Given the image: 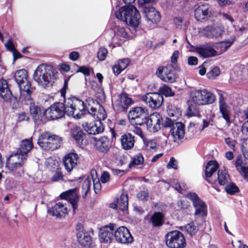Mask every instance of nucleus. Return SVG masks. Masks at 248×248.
Listing matches in <instances>:
<instances>
[{"label":"nucleus","mask_w":248,"mask_h":248,"mask_svg":"<svg viewBox=\"0 0 248 248\" xmlns=\"http://www.w3.org/2000/svg\"><path fill=\"white\" fill-rule=\"evenodd\" d=\"M88 112L96 121L91 123H83L82 126L84 130L91 135H96L103 132L104 130V125L101 121L105 120L107 117L104 108L99 105L97 110L95 108L91 107L88 108Z\"/></svg>","instance_id":"obj_1"},{"label":"nucleus","mask_w":248,"mask_h":248,"mask_svg":"<svg viewBox=\"0 0 248 248\" xmlns=\"http://www.w3.org/2000/svg\"><path fill=\"white\" fill-rule=\"evenodd\" d=\"M116 17L126 24L130 25L135 31L140 21L139 11L133 5H126L119 9L115 13Z\"/></svg>","instance_id":"obj_2"},{"label":"nucleus","mask_w":248,"mask_h":248,"mask_svg":"<svg viewBox=\"0 0 248 248\" xmlns=\"http://www.w3.org/2000/svg\"><path fill=\"white\" fill-rule=\"evenodd\" d=\"M58 72L55 68L49 65H39L33 74V79L38 84L44 87L54 80Z\"/></svg>","instance_id":"obj_3"},{"label":"nucleus","mask_w":248,"mask_h":248,"mask_svg":"<svg viewBox=\"0 0 248 248\" xmlns=\"http://www.w3.org/2000/svg\"><path fill=\"white\" fill-rule=\"evenodd\" d=\"M63 105L65 114L76 119L81 118L86 112L83 101L76 97L65 99Z\"/></svg>","instance_id":"obj_4"},{"label":"nucleus","mask_w":248,"mask_h":248,"mask_svg":"<svg viewBox=\"0 0 248 248\" xmlns=\"http://www.w3.org/2000/svg\"><path fill=\"white\" fill-rule=\"evenodd\" d=\"M15 78L19 88L21 98L29 100L34 88L31 86L28 79L27 71L24 69L17 70L15 74Z\"/></svg>","instance_id":"obj_5"},{"label":"nucleus","mask_w":248,"mask_h":248,"mask_svg":"<svg viewBox=\"0 0 248 248\" xmlns=\"http://www.w3.org/2000/svg\"><path fill=\"white\" fill-rule=\"evenodd\" d=\"M190 101L196 105L211 104L216 100V96L207 89L195 90L191 92Z\"/></svg>","instance_id":"obj_6"},{"label":"nucleus","mask_w":248,"mask_h":248,"mask_svg":"<svg viewBox=\"0 0 248 248\" xmlns=\"http://www.w3.org/2000/svg\"><path fill=\"white\" fill-rule=\"evenodd\" d=\"M62 143V139L57 135H49L47 133H43L38 140V144L46 150H54L59 148Z\"/></svg>","instance_id":"obj_7"},{"label":"nucleus","mask_w":248,"mask_h":248,"mask_svg":"<svg viewBox=\"0 0 248 248\" xmlns=\"http://www.w3.org/2000/svg\"><path fill=\"white\" fill-rule=\"evenodd\" d=\"M166 245L170 248H184L186 246L183 234L178 231L169 232L165 236Z\"/></svg>","instance_id":"obj_8"},{"label":"nucleus","mask_w":248,"mask_h":248,"mask_svg":"<svg viewBox=\"0 0 248 248\" xmlns=\"http://www.w3.org/2000/svg\"><path fill=\"white\" fill-rule=\"evenodd\" d=\"M148 117V110L141 107L133 108L128 114L130 122L133 125H141L144 124Z\"/></svg>","instance_id":"obj_9"},{"label":"nucleus","mask_w":248,"mask_h":248,"mask_svg":"<svg viewBox=\"0 0 248 248\" xmlns=\"http://www.w3.org/2000/svg\"><path fill=\"white\" fill-rule=\"evenodd\" d=\"M186 197L192 202L195 210L194 213L195 216L200 218H203L207 216V206L196 193H189L186 195Z\"/></svg>","instance_id":"obj_10"},{"label":"nucleus","mask_w":248,"mask_h":248,"mask_svg":"<svg viewBox=\"0 0 248 248\" xmlns=\"http://www.w3.org/2000/svg\"><path fill=\"white\" fill-rule=\"evenodd\" d=\"M33 147L32 139L22 140L19 145L17 151L11 155V160L16 161L17 159H27L28 154Z\"/></svg>","instance_id":"obj_11"},{"label":"nucleus","mask_w":248,"mask_h":248,"mask_svg":"<svg viewBox=\"0 0 248 248\" xmlns=\"http://www.w3.org/2000/svg\"><path fill=\"white\" fill-rule=\"evenodd\" d=\"M65 113L63 103L57 102L47 108L44 114L47 119L56 120L62 118Z\"/></svg>","instance_id":"obj_12"},{"label":"nucleus","mask_w":248,"mask_h":248,"mask_svg":"<svg viewBox=\"0 0 248 248\" xmlns=\"http://www.w3.org/2000/svg\"><path fill=\"white\" fill-rule=\"evenodd\" d=\"M142 100L151 108H159L163 104V97L157 93H149L141 97Z\"/></svg>","instance_id":"obj_13"},{"label":"nucleus","mask_w":248,"mask_h":248,"mask_svg":"<svg viewBox=\"0 0 248 248\" xmlns=\"http://www.w3.org/2000/svg\"><path fill=\"white\" fill-rule=\"evenodd\" d=\"M224 32V28L220 26H206L201 31V34L211 39H216L221 37Z\"/></svg>","instance_id":"obj_14"},{"label":"nucleus","mask_w":248,"mask_h":248,"mask_svg":"<svg viewBox=\"0 0 248 248\" xmlns=\"http://www.w3.org/2000/svg\"><path fill=\"white\" fill-rule=\"evenodd\" d=\"M162 121L161 115L157 112H154L148 116L145 124L150 132H155L160 129Z\"/></svg>","instance_id":"obj_15"},{"label":"nucleus","mask_w":248,"mask_h":248,"mask_svg":"<svg viewBox=\"0 0 248 248\" xmlns=\"http://www.w3.org/2000/svg\"><path fill=\"white\" fill-rule=\"evenodd\" d=\"M116 240L121 243L129 244L133 241V238L127 228L124 226L119 227L114 232Z\"/></svg>","instance_id":"obj_16"},{"label":"nucleus","mask_w":248,"mask_h":248,"mask_svg":"<svg viewBox=\"0 0 248 248\" xmlns=\"http://www.w3.org/2000/svg\"><path fill=\"white\" fill-rule=\"evenodd\" d=\"M60 197L62 199L66 200L70 203L74 212L78 208L79 196L78 194L77 188L69 189L62 192L60 195Z\"/></svg>","instance_id":"obj_17"},{"label":"nucleus","mask_w":248,"mask_h":248,"mask_svg":"<svg viewBox=\"0 0 248 248\" xmlns=\"http://www.w3.org/2000/svg\"><path fill=\"white\" fill-rule=\"evenodd\" d=\"M116 226L114 224L110 223L99 229V237L101 242L110 243L114 236V230Z\"/></svg>","instance_id":"obj_18"},{"label":"nucleus","mask_w":248,"mask_h":248,"mask_svg":"<svg viewBox=\"0 0 248 248\" xmlns=\"http://www.w3.org/2000/svg\"><path fill=\"white\" fill-rule=\"evenodd\" d=\"M166 129L170 131V136L174 142H178L184 137L185 125L182 123H176L171 127L168 125Z\"/></svg>","instance_id":"obj_19"},{"label":"nucleus","mask_w":248,"mask_h":248,"mask_svg":"<svg viewBox=\"0 0 248 248\" xmlns=\"http://www.w3.org/2000/svg\"><path fill=\"white\" fill-rule=\"evenodd\" d=\"M218 98V107L219 112L221 114L223 119L227 122H230L231 108L226 103L222 92L217 90Z\"/></svg>","instance_id":"obj_20"},{"label":"nucleus","mask_w":248,"mask_h":248,"mask_svg":"<svg viewBox=\"0 0 248 248\" xmlns=\"http://www.w3.org/2000/svg\"><path fill=\"white\" fill-rule=\"evenodd\" d=\"M132 104V99L127 94H120L118 98L113 103V107L117 111H124Z\"/></svg>","instance_id":"obj_21"},{"label":"nucleus","mask_w":248,"mask_h":248,"mask_svg":"<svg viewBox=\"0 0 248 248\" xmlns=\"http://www.w3.org/2000/svg\"><path fill=\"white\" fill-rule=\"evenodd\" d=\"M156 74L162 80L166 82L173 83L175 81L174 71L167 67L158 68Z\"/></svg>","instance_id":"obj_22"},{"label":"nucleus","mask_w":248,"mask_h":248,"mask_svg":"<svg viewBox=\"0 0 248 248\" xmlns=\"http://www.w3.org/2000/svg\"><path fill=\"white\" fill-rule=\"evenodd\" d=\"M195 49L199 55L203 58L212 57L218 55V52L208 43L197 46Z\"/></svg>","instance_id":"obj_23"},{"label":"nucleus","mask_w":248,"mask_h":248,"mask_svg":"<svg viewBox=\"0 0 248 248\" xmlns=\"http://www.w3.org/2000/svg\"><path fill=\"white\" fill-rule=\"evenodd\" d=\"M10 159L11 156L6 165L8 169L13 172L15 176L17 177L21 176L24 172L23 165L26 159H22L20 158L13 161Z\"/></svg>","instance_id":"obj_24"},{"label":"nucleus","mask_w":248,"mask_h":248,"mask_svg":"<svg viewBox=\"0 0 248 248\" xmlns=\"http://www.w3.org/2000/svg\"><path fill=\"white\" fill-rule=\"evenodd\" d=\"M78 156L74 152H70L66 154L63 158V162L65 170L69 172H71L77 165Z\"/></svg>","instance_id":"obj_25"},{"label":"nucleus","mask_w":248,"mask_h":248,"mask_svg":"<svg viewBox=\"0 0 248 248\" xmlns=\"http://www.w3.org/2000/svg\"><path fill=\"white\" fill-rule=\"evenodd\" d=\"M48 213L57 217H65L68 213V208L66 203L59 202L56 203L51 209L48 210Z\"/></svg>","instance_id":"obj_26"},{"label":"nucleus","mask_w":248,"mask_h":248,"mask_svg":"<svg viewBox=\"0 0 248 248\" xmlns=\"http://www.w3.org/2000/svg\"><path fill=\"white\" fill-rule=\"evenodd\" d=\"M93 234L92 231L87 232L85 230L78 231L77 233L78 242L84 247H88L91 244L92 238L91 234Z\"/></svg>","instance_id":"obj_27"},{"label":"nucleus","mask_w":248,"mask_h":248,"mask_svg":"<svg viewBox=\"0 0 248 248\" xmlns=\"http://www.w3.org/2000/svg\"><path fill=\"white\" fill-rule=\"evenodd\" d=\"M144 12L147 20L153 23H156L160 20V15L155 8L152 6H145Z\"/></svg>","instance_id":"obj_28"},{"label":"nucleus","mask_w":248,"mask_h":248,"mask_svg":"<svg viewBox=\"0 0 248 248\" xmlns=\"http://www.w3.org/2000/svg\"><path fill=\"white\" fill-rule=\"evenodd\" d=\"M122 148L125 150L132 149L135 143V138L130 133H125L121 136L120 139Z\"/></svg>","instance_id":"obj_29"},{"label":"nucleus","mask_w":248,"mask_h":248,"mask_svg":"<svg viewBox=\"0 0 248 248\" xmlns=\"http://www.w3.org/2000/svg\"><path fill=\"white\" fill-rule=\"evenodd\" d=\"M94 140L95 147L98 151L105 153L108 150L110 143L109 139L107 137H102L98 139L94 138Z\"/></svg>","instance_id":"obj_30"},{"label":"nucleus","mask_w":248,"mask_h":248,"mask_svg":"<svg viewBox=\"0 0 248 248\" xmlns=\"http://www.w3.org/2000/svg\"><path fill=\"white\" fill-rule=\"evenodd\" d=\"M235 40V36H232L226 40L217 43L216 45V48L218 51V55L228 50V49L232 46Z\"/></svg>","instance_id":"obj_31"},{"label":"nucleus","mask_w":248,"mask_h":248,"mask_svg":"<svg viewBox=\"0 0 248 248\" xmlns=\"http://www.w3.org/2000/svg\"><path fill=\"white\" fill-rule=\"evenodd\" d=\"M0 96L6 101L9 100L12 96L7 82L3 79H0Z\"/></svg>","instance_id":"obj_32"},{"label":"nucleus","mask_w":248,"mask_h":248,"mask_svg":"<svg viewBox=\"0 0 248 248\" xmlns=\"http://www.w3.org/2000/svg\"><path fill=\"white\" fill-rule=\"evenodd\" d=\"M0 96L6 101L9 100L12 96L7 82L3 79H0Z\"/></svg>","instance_id":"obj_33"},{"label":"nucleus","mask_w":248,"mask_h":248,"mask_svg":"<svg viewBox=\"0 0 248 248\" xmlns=\"http://www.w3.org/2000/svg\"><path fill=\"white\" fill-rule=\"evenodd\" d=\"M209 6L204 4L199 6L195 10V16L198 21L202 20L207 16L209 12Z\"/></svg>","instance_id":"obj_34"},{"label":"nucleus","mask_w":248,"mask_h":248,"mask_svg":"<svg viewBox=\"0 0 248 248\" xmlns=\"http://www.w3.org/2000/svg\"><path fill=\"white\" fill-rule=\"evenodd\" d=\"M130 38L127 32L123 27H118L117 30L115 31L114 36L112 38V40L115 42L116 40H118V45H120L125 39ZM117 43V42H116Z\"/></svg>","instance_id":"obj_35"},{"label":"nucleus","mask_w":248,"mask_h":248,"mask_svg":"<svg viewBox=\"0 0 248 248\" xmlns=\"http://www.w3.org/2000/svg\"><path fill=\"white\" fill-rule=\"evenodd\" d=\"M71 135L78 144H82L83 140V132L80 127L78 126H73L71 130Z\"/></svg>","instance_id":"obj_36"},{"label":"nucleus","mask_w":248,"mask_h":248,"mask_svg":"<svg viewBox=\"0 0 248 248\" xmlns=\"http://www.w3.org/2000/svg\"><path fill=\"white\" fill-rule=\"evenodd\" d=\"M218 168L217 163L215 161H209L205 167V173L207 177H211Z\"/></svg>","instance_id":"obj_37"},{"label":"nucleus","mask_w":248,"mask_h":248,"mask_svg":"<svg viewBox=\"0 0 248 248\" xmlns=\"http://www.w3.org/2000/svg\"><path fill=\"white\" fill-rule=\"evenodd\" d=\"M93 176H88L83 182L82 187V196L85 198L91 189L92 185Z\"/></svg>","instance_id":"obj_38"},{"label":"nucleus","mask_w":248,"mask_h":248,"mask_svg":"<svg viewBox=\"0 0 248 248\" xmlns=\"http://www.w3.org/2000/svg\"><path fill=\"white\" fill-rule=\"evenodd\" d=\"M144 161V159L143 155L140 153H138L131 158V160L129 164V167L132 168L136 166L142 165Z\"/></svg>","instance_id":"obj_39"},{"label":"nucleus","mask_w":248,"mask_h":248,"mask_svg":"<svg viewBox=\"0 0 248 248\" xmlns=\"http://www.w3.org/2000/svg\"><path fill=\"white\" fill-rule=\"evenodd\" d=\"M230 177L225 169H219L217 172V179L219 185H224L229 180Z\"/></svg>","instance_id":"obj_40"},{"label":"nucleus","mask_w":248,"mask_h":248,"mask_svg":"<svg viewBox=\"0 0 248 248\" xmlns=\"http://www.w3.org/2000/svg\"><path fill=\"white\" fill-rule=\"evenodd\" d=\"M128 201L127 195L125 193H122L118 202V206L120 210L123 211L127 210L128 204Z\"/></svg>","instance_id":"obj_41"},{"label":"nucleus","mask_w":248,"mask_h":248,"mask_svg":"<svg viewBox=\"0 0 248 248\" xmlns=\"http://www.w3.org/2000/svg\"><path fill=\"white\" fill-rule=\"evenodd\" d=\"M163 215L160 212L155 213L151 217V221L154 226H159L162 224Z\"/></svg>","instance_id":"obj_42"},{"label":"nucleus","mask_w":248,"mask_h":248,"mask_svg":"<svg viewBox=\"0 0 248 248\" xmlns=\"http://www.w3.org/2000/svg\"><path fill=\"white\" fill-rule=\"evenodd\" d=\"M31 102L30 103V109L31 114L34 119L38 118V115L41 113V108L36 105L34 102H32L31 98L29 100Z\"/></svg>","instance_id":"obj_43"},{"label":"nucleus","mask_w":248,"mask_h":248,"mask_svg":"<svg viewBox=\"0 0 248 248\" xmlns=\"http://www.w3.org/2000/svg\"><path fill=\"white\" fill-rule=\"evenodd\" d=\"M174 22L177 28L185 30L189 24V22L180 17H176L174 18Z\"/></svg>","instance_id":"obj_44"},{"label":"nucleus","mask_w":248,"mask_h":248,"mask_svg":"<svg viewBox=\"0 0 248 248\" xmlns=\"http://www.w3.org/2000/svg\"><path fill=\"white\" fill-rule=\"evenodd\" d=\"M185 230L187 233L191 236L195 235L198 231L197 227L193 222L186 225L185 227Z\"/></svg>","instance_id":"obj_45"},{"label":"nucleus","mask_w":248,"mask_h":248,"mask_svg":"<svg viewBox=\"0 0 248 248\" xmlns=\"http://www.w3.org/2000/svg\"><path fill=\"white\" fill-rule=\"evenodd\" d=\"M159 91L162 94L166 96H172L174 94L171 88L166 85L161 87Z\"/></svg>","instance_id":"obj_46"},{"label":"nucleus","mask_w":248,"mask_h":248,"mask_svg":"<svg viewBox=\"0 0 248 248\" xmlns=\"http://www.w3.org/2000/svg\"><path fill=\"white\" fill-rule=\"evenodd\" d=\"M235 166L238 171L246 167L245 160L241 155L237 156L235 160Z\"/></svg>","instance_id":"obj_47"},{"label":"nucleus","mask_w":248,"mask_h":248,"mask_svg":"<svg viewBox=\"0 0 248 248\" xmlns=\"http://www.w3.org/2000/svg\"><path fill=\"white\" fill-rule=\"evenodd\" d=\"M225 190L227 193L233 195L239 191V188L234 184L230 183L226 186Z\"/></svg>","instance_id":"obj_48"},{"label":"nucleus","mask_w":248,"mask_h":248,"mask_svg":"<svg viewBox=\"0 0 248 248\" xmlns=\"http://www.w3.org/2000/svg\"><path fill=\"white\" fill-rule=\"evenodd\" d=\"M220 69L218 67H214L207 74V77L210 79H214L220 74Z\"/></svg>","instance_id":"obj_49"},{"label":"nucleus","mask_w":248,"mask_h":248,"mask_svg":"<svg viewBox=\"0 0 248 248\" xmlns=\"http://www.w3.org/2000/svg\"><path fill=\"white\" fill-rule=\"evenodd\" d=\"M241 150L245 158L248 160V138L243 140L241 145Z\"/></svg>","instance_id":"obj_50"},{"label":"nucleus","mask_w":248,"mask_h":248,"mask_svg":"<svg viewBox=\"0 0 248 248\" xmlns=\"http://www.w3.org/2000/svg\"><path fill=\"white\" fill-rule=\"evenodd\" d=\"M93 186L94 191L95 193H98L101 190V184L100 183L99 179L97 177L93 178Z\"/></svg>","instance_id":"obj_51"},{"label":"nucleus","mask_w":248,"mask_h":248,"mask_svg":"<svg viewBox=\"0 0 248 248\" xmlns=\"http://www.w3.org/2000/svg\"><path fill=\"white\" fill-rule=\"evenodd\" d=\"M108 54V50L105 47H101L97 53V58L100 61H103L105 59Z\"/></svg>","instance_id":"obj_52"},{"label":"nucleus","mask_w":248,"mask_h":248,"mask_svg":"<svg viewBox=\"0 0 248 248\" xmlns=\"http://www.w3.org/2000/svg\"><path fill=\"white\" fill-rule=\"evenodd\" d=\"M137 196L141 201H147L149 197L148 191L147 190L140 191L137 194Z\"/></svg>","instance_id":"obj_53"},{"label":"nucleus","mask_w":248,"mask_h":248,"mask_svg":"<svg viewBox=\"0 0 248 248\" xmlns=\"http://www.w3.org/2000/svg\"><path fill=\"white\" fill-rule=\"evenodd\" d=\"M145 144L148 150L156 151L157 149V143L154 140H149L146 141Z\"/></svg>","instance_id":"obj_54"},{"label":"nucleus","mask_w":248,"mask_h":248,"mask_svg":"<svg viewBox=\"0 0 248 248\" xmlns=\"http://www.w3.org/2000/svg\"><path fill=\"white\" fill-rule=\"evenodd\" d=\"M130 62L129 59H123L119 60L117 63L119 64L121 69L124 70L129 65Z\"/></svg>","instance_id":"obj_55"},{"label":"nucleus","mask_w":248,"mask_h":248,"mask_svg":"<svg viewBox=\"0 0 248 248\" xmlns=\"http://www.w3.org/2000/svg\"><path fill=\"white\" fill-rule=\"evenodd\" d=\"M225 142L230 148L233 151L235 150V147L236 145V141L232 140L230 138H227L225 139Z\"/></svg>","instance_id":"obj_56"},{"label":"nucleus","mask_w":248,"mask_h":248,"mask_svg":"<svg viewBox=\"0 0 248 248\" xmlns=\"http://www.w3.org/2000/svg\"><path fill=\"white\" fill-rule=\"evenodd\" d=\"M168 169H177V161L173 157H171L167 165Z\"/></svg>","instance_id":"obj_57"},{"label":"nucleus","mask_w":248,"mask_h":248,"mask_svg":"<svg viewBox=\"0 0 248 248\" xmlns=\"http://www.w3.org/2000/svg\"><path fill=\"white\" fill-rule=\"evenodd\" d=\"M172 186L177 191L181 192L182 190L185 189V186L183 185L182 186L180 184L178 183L177 181L174 180L173 182H172Z\"/></svg>","instance_id":"obj_58"},{"label":"nucleus","mask_w":248,"mask_h":248,"mask_svg":"<svg viewBox=\"0 0 248 248\" xmlns=\"http://www.w3.org/2000/svg\"><path fill=\"white\" fill-rule=\"evenodd\" d=\"M110 175L109 173L107 171H104L102 173L100 180L102 183H106L109 180Z\"/></svg>","instance_id":"obj_59"},{"label":"nucleus","mask_w":248,"mask_h":248,"mask_svg":"<svg viewBox=\"0 0 248 248\" xmlns=\"http://www.w3.org/2000/svg\"><path fill=\"white\" fill-rule=\"evenodd\" d=\"M77 72L82 73L85 76H89L90 73V69L88 66H80Z\"/></svg>","instance_id":"obj_60"},{"label":"nucleus","mask_w":248,"mask_h":248,"mask_svg":"<svg viewBox=\"0 0 248 248\" xmlns=\"http://www.w3.org/2000/svg\"><path fill=\"white\" fill-rule=\"evenodd\" d=\"M63 175L60 171H57L52 177V181L53 182L59 181L63 180Z\"/></svg>","instance_id":"obj_61"},{"label":"nucleus","mask_w":248,"mask_h":248,"mask_svg":"<svg viewBox=\"0 0 248 248\" xmlns=\"http://www.w3.org/2000/svg\"><path fill=\"white\" fill-rule=\"evenodd\" d=\"M5 46L8 50L11 52H13L16 49L13 42L10 39L8 40L7 42L5 43Z\"/></svg>","instance_id":"obj_62"},{"label":"nucleus","mask_w":248,"mask_h":248,"mask_svg":"<svg viewBox=\"0 0 248 248\" xmlns=\"http://www.w3.org/2000/svg\"><path fill=\"white\" fill-rule=\"evenodd\" d=\"M112 69L113 73L115 75H118L124 70L123 69L121 68L120 65L117 62L113 65Z\"/></svg>","instance_id":"obj_63"},{"label":"nucleus","mask_w":248,"mask_h":248,"mask_svg":"<svg viewBox=\"0 0 248 248\" xmlns=\"http://www.w3.org/2000/svg\"><path fill=\"white\" fill-rule=\"evenodd\" d=\"M187 62L189 65H195L198 63V59L194 56H190L187 59Z\"/></svg>","instance_id":"obj_64"}]
</instances>
